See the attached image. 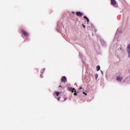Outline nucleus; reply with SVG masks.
I'll return each mask as SVG.
<instances>
[{"instance_id":"16","label":"nucleus","mask_w":130,"mask_h":130,"mask_svg":"<svg viewBox=\"0 0 130 130\" xmlns=\"http://www.w3.org/2000/svg\"><path fill=\"white\" fill-rule=\"evenodd\" d=\"M66 100H67V98H64V101H66Z\"/></svg>"},{"instance_id":"12","label":"nucleus","mask_w":130,"mask_h":130,"mask_svg":"<svg viewBox=\"0 0 130 130\" xmlns=\"http://www.w3.org/2000/svg\"><path fill=\"white\" fill-rule=\"evenodd\" d=\"M86 20H87L88 23H89V22H90V20H89V18H87Z\"/></svg>"},{"instance_id":"15","label":"nucleus","mask_w":130,"mask_h":130,"mask_svg":"<svg viewBox=\"0 0 130 130\" xmlns=\"http://www.w3.org/2000/svg\"><path fill=\"white\" fill-rule=\"evenodd\" d=\"M82 26H83V28H86V26H85V25L83 24Z\"/></svg>"},{"instance_id":"7","label":"nucleus","mask_w":130,"mask_h":130,"mask_svg":"<svg viewBox=\"0 0 130 130\" xmlns=\"http://www.w3.org/2000/svg\"><path fill=\"white\" fill-rule=\"evenodd\" d=\"M111 5L115 6L116 5V1L115 0H111Z\"/></svg>"},{"instance_id":"1","label":"nucleus","mask_w":130,"mask_h":130,"mask_svg":"<svg viewBox=\"0 0 130 130\" xmlns=\"http://www.w3.org/2000/svg\"><path fill=\"white\" fill-rule=\"evenodd\" d=\"M21 32L22 34L24 35V36H26V37L29 36V34L26 31L24 30H21Z\"/></svg>"},{"instance_id":"18","label":"nucleus","mask_w":130,"mask_h":130,"mask_svg":"<svg viewBox=\"0 0 130 130\" xmlns=\"http://www.w3.org/2000/svg\"><path fill=\"white\" fill-rule=\"evenodd\" d=\"M80 90H81V89H82V87H80Z\"/></svg>"},{"instance_id":"5","label":"nucleus","mask_w":130,"mask_h":130,"mask_svg":"<svg viewBox=\"0 0 130 130\" xmlns=\"http://www.w3.org/2000/svg\"><path fill=\"white\" fill-rule=\"evenodd\" d=\"M122 76H118L117 77V81L118 82H121V80H122Z\"/></svg>"},{"instance_id":"9","label":"nucleus","mask_w":130,"mask_h":130,"mask_svg":"<svg viewBox=\"0 0 130 130\" xmlns=\"http://www.w3.org/2000/svg\"><path fill=\"white\" fill-rule=\"evenodd\" d=\"M59 94H60L59 92H58V91L56 92V95L57 96H58V95H59Z\"/></svg>"},{"instance_id":"4","label":"nucleus","mask_w":130,"mask_h":130,"mask_svg":"<svg viewBox=\"0 0 130 130\" xmlns=\"http://www.w3.org/2000/svg\"><path fill=\"white\" fill-rule=\"evenodd\" d=\"M69 91H71V92H72V93H74V91L75 92V93L77 92V91L76 90V89H75V88H73L72 87H70L69 88Z\"/></svg>"},{"instance_id":"19","label":"nucleus","mask_w":130,"mask_h":130,"mask_svg":"<svg viewBox=\"0 0 130 130\" xmlns=\"http://www.w3.org/2000/svg\"><path fill=\"white\" fill-rule=\"evenodd\" d=\"M72 14H75V12H72Z\"/></svg>"},{"instance_id":"3","label":"nucleus","mask_w":130,"mask_h":130,"mask_svg":"<svg viewBox=\"0 0 130 130\" xmlns=\"http://www.w3.org/2000/svg\"><path fill=\"white\" fill-rule=\"evenodd\" d=\"M76 15L78 17H82L83 16V13L81 12H76Z\"/></svg>"},{"instance_id":"13","label":"nucleus","mask_w":130,"mask_h":130,"mask_svg":"<svg viewBox=\"0 0 130 130\" xmlns=\"http://www.w3.org/2000/svg\"><path fill=\"white\" fill-rule=\"evenodd\" d=\"M83 94H84L85 95V96H87V93H86V92H83Z\"/></svg>"},{"instance_id":"20","label":"nucleus","mask_w":130,"mask_h":130,"mask_svg":"<svg viewBox=\"0 0 130 130\" xmlns=\"http://www.w3.org/2000/svg\"><path fill=\"white\" fill-rule=\"evenodd\" d=\"M59 87H61V85H60Z\"/></svg>"},{"instance_id":"17","label":"nucleus","mask_w":130,"mask_h":130,"mask_svg":"<svg viewBox=\"0 0 130 130\" xmlns=\"http://www.w3.org/2000/svg\"><path fill=\"white\" fill-rule=\"evenodd\" d=\"M74 95H75V96H77V93H74Z\"/></svg>"},{"instance_id":"6","label":"nucleus","mask_w":130,"mask_h":130,"mask_svg":"<svg viewBox=\"0 0 130 130\" xmlns=\"http://www.w3.org/2000/svg\"><path fill=\"white\" fill-rule=\"evenodd\" d=\"M61 82H63V83H66V82H67V77H66V76L62 77Z\"/></svg>"},{"instance_id":"10","label":"nucleus","mask_w":130,"mask_h":130,"mask_svg":"<svg viewBox=\"0 0 130 130\" xmlns=\"http://www.w3.org/2000/svg\"><path fill=\"white\" fill-rule=\"evenodd\" d=\"M83 18H84V19H86V20H87V19H88V17H87V16H84L83 17Z\"/></svg>"},{"instance_id":"11","label":"nucleus","mask_w":130,"mask_h":130,"mask_svg":"<svg viewBox=\"0 0 130 130\" xmlns=\"http://www.w3.org/2000/svg\"><path fill=\"white\" fill-rule=\"evenodd\" d=\"M95 79H98V74L95 75Z\"/></svg>"},{"instance_id":"8","label":"nucleus","mask_w":130,"mask_h":130,"mask_svg":"<svg viewBox=\"0 0 130 130\" xmlns=\"http://www.w3.org/2000/svg\"><path fill=\"white\" fill-rule=\"evenodd\" d=\"M100 70V66H98L96 67V71L98 72Z\"/></svg>"},{"instance_id":"14","label":"nucleus","mask_w":130,"mask_h":130,"mask_svg":"<svg viewBox=\"0 0 130 130\" xmlns=\"http://www.w3.org/2000/svg\"><path fill=\"white\" fill-rule=\"evenodd\" d=\"M61 97L58 98L57 100L58 101H59V99H60Z\"/></svg>"},{"instance_id":"2","label":"nucleus","mask_w":130,"mask_h":130,"mask_svg":"<svg viewBox=\"0 0 130 130\" xmlns=\"http://www.w3.org/2000/svg\"><path fill=\"white\" fill-rule=\"evenodd\" d=\"M127 51L128 54V57L130 58V44L128 45L127 47Z\"/></svg>"}]
</instances>
